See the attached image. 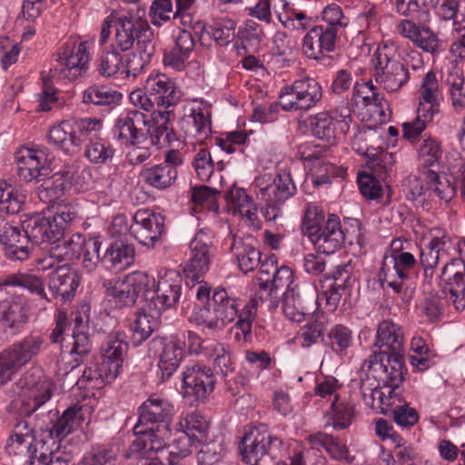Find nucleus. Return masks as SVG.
<instances>
[{
    "mask_svg": "<svg viewBox=\"0 0 465 465\" xmlns=\"http://www.w3.org/2000/svg\"><path fill=\"white\" fill-rule=\"evenodd\" d=\"M146 113L135 107L121 114L114 122V137L131 145L149 140V143L157 148L176 139L170 122L172 111L153 110L150 115Z\"/></svg>",
    "mask_w": 465,
    "mask_h": 465,
    "instance_id": "obj_1",
    "label": "nucleus"
},
{
    "mask_svg": "<svg viewBox=\"0 0 465 465\" xmlns=\"http://www.w3.org/2000/svg\"><path fill=\"white\" fill-rule=\"evenodd\" d=\"M174 415L173 405L158 395H151L138 408V421L134 427L137 438L130 450L146 454L165 449L171 437L170 424Z\"/></svg>",
    "mask_w": 465,
    "mask_h": 465,
    "instance_id": "obj_2",
    "label": "nucleus"
},
{
    "mask_svg": "<svg viewBox=\"0 0 465 465\" xmlns=\"http://www.w3.org/2000/svg\"><path fill=\"white\" fill-rule=\"evenodd\" d=\"M404 355H389L388 351L372 352L361 364L365 378L360 381L362 400L373 403L376 395L382 404V392L378 389L388 388L389 394L394 392L403 381Z\"/></svg>",
    "mask_w": 465,
    "mask_h": 465,
    "instance_id": "obj_3",
    "label": "nucleus"
},
{
    "mask_svg": "<svg viewBox=\"0 0 465 465\" xmlns=\"http://www.w3.org/2000/svg\"><path fill=\"white\" fill-rule=\"evenodd\" d=\"M181 94L179 87L170 76L152 72L145 80L144 88L131 92L129 99L134 107L145 112L153 111V103L163 107V111H170V107L179 103Z\"/></svg>",
    "mask_w": 465,
    "mask_h": 465,
    "instance_id": "obj_4",
    "label": "nucleus"
},
{
    "mask_svg": "<svg viewBox=\"0 0 465 465\" xmlns=\"http://www.w3.org/2000/svg\"><path fill=\"white\" fill-rule=\"evenodd\" d=\"M375 83L388 93H397L405 86L411 72L397 59V46L390 40L382 41L372 57Z\"/></svg>",
    "mask_w": 465,
    "mask_h": 465,
    "instance_id": "obj_5",
    "label": "nucleus"
},
{
    "mask_svg": "<svg viewBox=\"0 0 465 465\" xmlns=\"http://www.w3.org/2000/svg\"><path fill=\"white\" fill-rule=\"evenodd\" d=\"M213 299L223 327L224 328L237 318L233 328L240 332L235 333V340L243 342L250 341L252 324L259 306L258 298H252L242 309L239 308V300L230 297L224 289L214 291Z\"/></svg>",
    "mask_w": 465,
    "mask_h": 465,
    "instance_id": "obj_6",
    "label": "nucleus"
},
{
    "mask_svg": "<svg viewBox=\"0 0 465 465\" xmlns=\"http://www.w3.org/2000/svg\"><path fill=\"white\" fill-rule=\"evenodd\" d=\"M102 126V121L97 118L64 120L50 128L48 140L64 153L74 155L80 152L84 141L97 137Z\"/></svg>",
    "mask_w": 465,
    "mask_h": 465,
    "instance_id": "obj_7",
    "label": "nucleus"
},
{
    "mask_svg": "<svg viewBox=\"0 0 465 465\" xmlns=\"http://www.w3.org/2000/svg\"><path fill=\"white\" fill-rule=\"evenodd\" d=\"M21 390L13 406L20 417L30 418L43 408L52 398L55 384L40 371H25L18 381Z\"/></svg>",
    "mask_w": 465,
    "mask_h": 465,
    "instance_id": "obj_8",
    "label": "nucleus"
},
{
    "mask_svg": "<svg viewBox=\"0 0 465 465\" xmlns=\"http://www.w3.org/2000/svg\"><path fill=\"white\" fill-rule=\"evenodd\" d=\"M44 343L42 336L29 334L3 350L0 352V387L35 359L41 353Z\"/></svg>",
    "mask_w": 465,
    "mask_h": 465,
    "instance_id": "obj_9",
    "label": "nucleus"
},
{
    "mask_svg": "<svg viewBox=\"0 0 465 465\" xmlns=\"http://www.w3.org/2000/svg\"><path fill=\"white\" fill-rule=\"evenodd\" d=\"M44 343L42 336L29 334L3 350L0 352V387L35 359L41 353Z\"/></svg>",
    "mask_w": 465,
    "mask_h": 465,
    "instance_id": "obj_10",
    "label": "nucleus"
},
{
    "mask_svg": "<svg viewBox=\"0 0 465 465\" xmlns=\"http://www.w3.org/2000/svg\"><path fill=\"white\" fill-rule=\"evenodd\" d=\"M404 243L408 244V242L401 239L391 242L392 253L384 256L379 273L381 284L399 294L402 291V282L411 277L418 264L415 255L403 247Z\"/></svg>",
    "mask_w": 465,
    "mask_h": 465,
    "instance_id": "obj_11",
    "label": "nucleus"
},
{
    "mask_svg": "<svg viewBox=\"0 0 465 465\" xmlns=\"http://www.w3.org/2000/svg\"><path fill=\"white\" fill-rule=\"evenodd\" d=\"M153 278L144 272H133L123 279L104 280L103 287L106 297L116 307H131L139 297L145 301L147 288L153 286Z\"/></svg>",
    "mask_w": 465,
    "mask_h": 465,
    "instance_id": "obj_12",
    "label": "nucleus"
},
{
    "mask_svg": "<svg viewBox=\"0 0 465 465\" xmlns=\"http://www.w3.org/2000/svg\"><path fill=\"white\" fill-rule=\"evenodd\" d=\"M76 218V212L70 205H58L53 217L36 215L25 226V232L35 243L56 242L64 235L68 225Z\"/></svg>",
    "mask_w": 465,
    "mask_h": 465,
    "instance_id": "obj_13",
    "label": "nucleus"
},
{
    "mask_svg": "<svg viewBox=\"0 0 465 465\" xmlns=\"http://www.w3.org/2000/svg\"><path fill=\"white\" fill-rule=\"evenodd\" d=\"M322 99V87L314 79L305 77L283 86L279 103L285 112H308Z\"/></svg>",
    "mask_w": 465,
    "mask_h": 465,
    "instance_id": "obj_14",
    "label": "nucleus"
},
{
    "mask_svg": "<svg viewBox=\"0 0 465 465\" xmlns=\"http://www.w3.org/2000/svg\"><path fill=\"white\" fill-rule=\"evenodd\" d=\"M282 440L272 435L266 424L248 426L241 440L240 450L242 460L249 465H261L266 455L273 456L280 449Z\"/></svg>",
    "mask_w": 465,
    "mask_h": 465,
    "instance_id": "obj_15",
    "label": "nucleus"
},
{
    "mask_svg": "<svg viewBox=\"0 0 465 465\" xmlns=\"http://www.w3.org/2000/svg\"><path fill=\"white\" fill-rule=\"evenodd\" d=\"M149 357L158 358V377L162 382L170 379L185 356V341L178 336H155L148 343Z\"/></svg>",
    "mask_w": 465,
    "mask_h": 465,
    "instance_id": "obj_16",
    "label": "nucleus"
},
{
    "mask_svg": "<svg viewBox=\"0 0 465 465\" xmlns=\"http://www.w3.org/2000/svg\"><path fill=\"white\" fill-rule=\"evenodd\" d=\"M144 13V10L137 9L116 18L115 45L122 52L130 50L135 41L136 46L142 43L153 41V33L143 17Z\"/></svg>",
    "mask_w": 465,
    "mask_h": 465,
    "instance_id": "obj_17",
    "label": "nucleus"
},
{
    "mask_svg": "<svg viewBox=\"0 0 465 465\" xmlns=\"http://www.w3.org/2000/svg\"><path fill=\"white\" fill-rule=\"evenodd\" d=\"M91 173L87 170H76L74 166H64L58 173L49 175L38 188L39 198L47 203L60 199L66 191L74 188L75 191L85 190Z\"/></svg>",
    "mask_w": 465,
    "mask_h": 465,
    "instance_id": "obj_18",
    "label": "nucleus"
},
{
    "mask_svg": "<svg viewBox=\"0 0 465 465\" xmlns=\"http://www.w3.org/2000/svg\"><path fill=\"white\" fill-rule=\"evenodd\" d=\"M17 175L25 183H41L51 174L49 149L44 146L22 147L15 153Z\"/></svg>",
    "mask_w": 465,
    "mask_h": 465,
    "instance_id": "obj_19",
    "label": "nucleus"
},
{
    "mask_svg": "<svg viewBox=\"0 0 465 465\" xmlns=\"http://www.w3.org/2000/svg\"><path fill=\"white\" fill-rule=\"evenodd\" d=\"M183 279L175 271H169L153 286L147 288L145 302L150 311L157 314L167 309L175 308L182 296Z\"/></svg>",
    "mask_w": 465,
    "mask_h": 465,
    "instance_id": "obj_20",
    "label": "nucleus"
},
{
    "mask_svg": "<svg viewBox=\"0 0 465 465\" xmlns=\"http://www.w3.org/2000/svg\"><path fill=\"white\" fill-rule=\"evenodd\" d=\"M40 413H36V428L41 436L45 437L53 446L58 447L62 440L74 431L83 419L82 407L77 405L69 407L59 417L56 412L49 411L46 419L40 420Z\"/></svg>",
    "mask_w": 465,
    "mask_h": 465,
    "instance_id": "obj_21",
    "label": "nucleus"
},
{
    "mask_svg": "<svg viewBox=\"0 0 465 465\" xmlns=\"http://www.w3.org/2000/svg\"><path fill=\"white\" fill-rule=\"evenodd\" d=\"M56 55L55 62L63 78L74 80L89 69L91 55L86 41L71 38L60 47Z\"/></svg>",
    "mask_w": 465,
    "mask_h": 465,
    "instance_id": "obj_22",
    "label": "nucleus"
},
{
    "mask_svg": "<svg viewBox=\"0 0 465 465\" xmlns=\"http://www.w3.org/2000/svg\"><path fill=\"white\" fill-rule=\"evenodd\" d=\"M459 252L460 259H452L443 266L440 280L447 301L461 312L465 310V241L460 242Z\"/></svg>",
    "mask_w": 465,
    "mask_h": 465,
    "instance_id": "obj_23",
    "label": "nucleus"
},
{
    "mask_svg": "<svg viewBox=\"0 0 465 465\" xmlns=\"http://www.w3.org/2000/svg\"><path fill=\"white\" fill-rule=\"evenodd\" d=\"M191 256L184 265L187 279L200 280L210 269L215 249L210 230H199L190 242Z\"/></svg>",
    "mask_w": 465,
    "mask_h": 465,
    "instance_id": "obj_24",
    "label": "nucleus"
},
{
    "mask_svg": "<svg viewBox=\"0 0 465 465\" xmlns=\"http://www.w3.org/2000/svg\"><path fill=\"white\" fill-rule=\"evenodd\" d=\"M164 216L148 208L139 209L133 216L131 235L142 245L153 248L164 232Z\"/></svg>",
    "mask_w": 465,
    "mask_h": 465,
    "instance_id": "obj_25",
    "label": "nucleus"
},
{
    "mask_svg": "<svg viewBox=\"0 0 465 465\" xmlns=\"http://www.w3.org/2000/svg\"><path fill=\"white\" fill-rule=\"evenodd\" d=\"M183 396L203 401L213 392L216 379L213 370L206 365L194 363L187 366L183 373Z\"/></svg>",
    "mask_w": 465,
    "mask_h": 465,
    "instance_id": "obj_26",
    "label": "nucleus"
},
{
    "mask_svg": "<svg viewBox=\"0 0 465 465\" xmlns=\"http://www.w3.org/2000/svg\"><path fill=\"white\" fill-rule=\"evenodd\" d=\"M211 118V105L203 101H193L182 118L181 127L186 136L203 143L212 132Z\"/></svg>",
    "mask_w": 465,
    "mask_h": 465,
    "instance_id": "obj_27",
    "label": "nucleus"
},
{
    "mask_svg": "<svg viewBox=\"0 0 465 465\" xmlns=\"http://www.w3.org/2000/svg\"><path fill=\"white\" fill-rule=\"evenodd\" d=\"M282 307L284 315L291 321L302 322L306 315L313 314L316 298L312 289L306 290L300 286L282 292Z\"/></svg>",
    "mask_w": 465,
    "mask_h": 465,
    "instance_id": "obj_28",
    "label": "nucleus"
},
{
    "mask_svg": "<svg viewBox=\"0 0 465 465\" xmlns=\"http://www.w3.org/2000/svg\"><path fill=\"white\" fill-rule=\"evenodd\" d=\"M40 432L36 423L32 426L25 417H16L13 420V428L5 442V451L10 456L23 458L29 453L28 450L38 438Z\"/></svg>",
    "mask_w": 465,
    "mask_h": 465,
    "instance_id": "obj_29",
    "label": "nucleus"
},
{
    "mask_svg": "<svg viewBox=\"0 0 465 465\" xmlns=\"http://www.w3.org/2000/svg\"><path fill=\"white\" fill-rule=\"evenodd\" d=\"M314 248L322 253L332 254L339 251L345 242L340 218L335 214H330L321 231L309 238Z\"/></svg>",
    "mask_w": 465,
    "mask_h": 465,
    "instance_id": "obj_30",
    "label": "nucleus"
},
{
    "mask_svg": "<svg viewBox=\"0 0 465 465\" xmlns=\"http://www.w3.org/2000/svg\"><path fill=\"white\" fill-rule=\"evenodd\" d=\"M338 34L322 25L311 28L302 39V52L310 59L319 60L334 51Z\"/></svg>",
    "mask_w": 465,
    "mask_h": 465,
    "instance_id": "obj_31",
    "label": "nucleus"
},
{
    "mask_svg": "<svg viewBox=\"0 0 465 465\" xmlns=\"http://www.w3.org/2000/svg\"><path fill=\"white\" fill-rule=\"evenodd\" d=\"M129 344L123 331L106 336L101 347L102 362L111 374H119L123 362L127 356Z\"/></svg>",
    "mask_w": 465,
    "mask_h": 465,
    "instance_id": "obj_32",
    "label": "nucleus"
},
{
    "mask_svg": "<svg viewBox=\"0 0 465 465\" xmlns=\"http://www.w3.org/2000/svg\"><path fill=\"white\" fill-rule=\"evenodd\" d=\"M397 30L403 37L411 40L417 47L430 54H436L440 48V41L429 27L420 25L412 20H401Z\"/></svg>",
    "mask_w": 465,
    "mask_h": 465,
    "instance_id": "obj_33",
    "label": "nucleus"
},
{
    "mask_svg": "<svg viewBox=\"0 0 465 465\" xmlns=\"http://www.w3.org/2000/svg\"><path fill=\"white\" fill-rule=\"evenodd\" d=\"M300 286L294 281L292 270L288 266L282 265L262 288L263 300L269 302L268 308L270 310H274L279 306L283 292H289L291 289H297Z\"/></svg>",
    "mask_w": 465,
    "mask_h": 465,
    "instance_id": "obj_34",
    "label": "nucleus"
},
{
    "mask_svg": "<svg viewBox=\"0 0 465 465\" xmlns=\"http://www.w3.org/2000/svg\"><path fill=\"white\" fill-rule=\"evenodd\" d=\"M404 333L402 328L391 320L378 324L374 345L389 355H404Z\"/></svg>",
    "mask_w": 465,
    "mask_h": 465,
    "instance_id": "obj_35",
    "label": "nucleus"
},
{
    "mask_svg": "<svg viewBox=\"0 0 465 465\" xmlns=\"http://www.w3.org/2000/svg\"><path fill=\"white\" fill-rule=\"evenodd\" d=\"M229 212L232 215H241L253 227H260L256 204L243 188L232 186L225 194Z\"/></svg>",
    "mask_w": 465,
    "mask_h": 465,
    "instance_id": "obj_36",
    "label": "nucleus"
},
{
    "mask_svg": "<svg viewBox=\"0 0 465 465\" xmlns=\"http://www.w3.org/2000/svg\"><path fill=\"white\" fill-rule=\"evenodd\" d=\"M79 285V277L74 269L64 263L52 272L49 288L56 298L65 302L74 295Z\"/></svg>",
    "mask_w": 465,
    "mask_h": 465,
    "instance_id": "obj_37",
    "label": "nucleus"
},
{
    "mask_svg": "<svg viewBox=\"0 0 465 465\" xmlns=\"http://www.w3.org/2000/svg\"><path fill=\"white\" fill-rule=\"evenodd\" d=\"M53 443L45 437L38 436L22 459L27 465H68L67 460L59 452L54 451Z\"/></svg>",
    "mask_w": 465,
    "mask_h": 465,
    "instance_id": "obj_38",
    "label": "nucleus"
},
{
    "mask_svg": "<svg viewBox=\"0 0 465 465\" xmlns=\"http://www.w3.org/2000/svg\"><path fill=\"white\" fill-rule=\"evenodd\" d=\"M77 376L78 373H73L67 379H70V383H74L79 388L100 389L104 384L112 382L118 375L109 373L107 368H104L101 362L100 364L91 363L83 371L81 377ZM64 379L66 380V378Z\"/></svg>",
    "mask_w": 465,
    "mask_h": 465,
    "instance_id": "obj_39",
    "label": "nucleus"
},
{
    "mask_svg": "<svg viewBox=\"0 0 465 465\" xmlns=\"http://www.w3.org/2000/svg\"><path fill=\"white\" fill-rule=\"evenodd\" d=\"M329 321L322 312H313L311 319L301 327L297 333V339L302 348H310L312 345L326 339L324 336L327 331Z\"/></svg>",
    "mask_w": 465,
    "mask_h": 465,
    "instance_id": "obj_40",
    "label": "nucleus"
},
{
    "mask_svg": "<svg viewBox=\"0 0 465 465\" xmlns=\"http://www.w3.org/2000/svg\"><path fill=\"white\" fill-rule=\"evenodd\" d=\"M134 255V249L124 240L117 239L107 247L101 262L108 270L120 272L131 263Z\"/></svg>",
    "mask_w": 465,
    "mask_h": 465,
    "instance_id": "obj_41",
    "label": "nucleus"
},
{
    "mask_svg": "<svg viewBox=\"0 0 465 465\" xmlns=\"http://www.w3.org/2000/svg\"><path fill=\"white\" fill-rule=\"evenodd\" d=\"M429 244L420 250V263L422 268L435 269L443 253L450 243V237L440 229H433Z\"/></svg>",
    "mask_w": 465,
    "mask_h": 465,
    "instance_id": "obj_42",
    "label": "nucleus"
},
{
    "mask_svg": "<svg viewBox=\"0 0 465 465\" xmlns=\"http://www.w3.org/2000/svg\"><path fill=\"white\" fill-rule=\"evenodd\" d=\"M74 344L70 353L75 358L72 361L61 363L58 367L57 377L67 378L72 375L83 361V358L91 351V340L88 331H73Z\"/></svg>",
    "mask_w": 465,
    "mask_h": 465,
    "instance_id": "obj_43",
    "label": "nucleus"
},
{
    "mask_svg": "<svg viewBox=\"0 0 465 465\" xmlns=\"http://www.w3.org/2000/svg\"><path fill=\"white\" fill-rule=\"evenodd\" d=\"M230 251L243 273L253 271L261 262V252L241 238L232 236Z\"/></svg>",
    "mask_w": 465,
    "mask_h": 465,
    "instance_id": "obj_44",
    "label": "nucleus"
},
{
    "mask_svg": "<svg viewBox=\"0 0 465 465\" xmlns=\"http://www.w3.org/2000/svg\"><path fill=\"white\" fill-rule=\"evenodd\" d=\"M140 176L148 186L157 190H166L175 183L178 171L168 167L167 164L158 163L142 170Z\"/></svg>",
    "mask_w": 465,
    "mask_h": 465,
    "instance_id": "obj_45",
    "label": "nucleus"
},
{
    "mask_svg": "<svg viewBox=\"0 0 465 465\" xmlns=\"http://www.w3.org/2000/svg\"><path fill=\"white\" fill-rule=\"evenodd\" d=\"M22 305L14 303L0 315V345L15 335L26 322Z\"/></svg>",
    "mask_w": 465,
    "mask_h": 465,
    "instance_id": "obj_46",
    "label": "nucleus"
},
{
    "mask_svg": "<svg viewBox=\"0 0 465 465\" xmlns=\"http://www.w3.org/2000/svg\"><path fill=\"white\" fill-rule=\"evenodd\" d=\"M154 53L155 44L153 41L137 45L134 51L128 54L126 61L124 63L123 74L128 77H136L151 62Z\"/></svg>",
    "mask_w": 465,
    "mask_h": 465,
    "instance_id": "obj_47",
    "label": "nucleus"
},
{
    "mask_svg": "<svg viewBox=\"0 0 465 465\" xmlns=\"http://www.w3.org/2000/svg\"><path fill=\"white\" fill-rule=\"evenodd\" d=\"M26 238L32 240L26 232L23 236L17 227L9 224L0 238V242L5 246V255L12 260H26L29 256V249L23 244L26 242Z\"/></svg>",
    "mask_w": 465,
    "mask_h": 465,
    "instance_id": "obj_48",
    "label": "nucleus"
},
{
    "mask_svg": "<svg viewBox=\"0 0 465 465\" xmlns=\"http://www.w3.org/2000/svg\"><path fill=\"white\" fill-rule=\"evenodd\" d=\"M353 345V332L346 325H333L326 333L324 346L338 356H345Z\"/></svg>",
    "mask_w": 465,
    "mask_h": 465,
    "instance_id": "obj_49",
    "label": "nucleus"
},
{
    "mask_svg": "<svg viewBox=\"0 0 465 465\" xmlns=\"http://www.w3.org/2000/svg\"><path fill=\"white\" fill-rule=\"evenodd\" d=\"M307 440L314 449L323 448L325 451L334 460H342L348 457L349 450L339 438L325 432L310 434Z\"/></svg>",
    "mask_w": 465,
    "mask_h": 465,
    "instance_id": "obj_50",
    "label": "nucleus"
},
{
    "mask_svg": "<svg viewBox=\"0 0 465 465\" xmlns=\"http://www.w3.org/2000/svg\"><path fill=\"white\" fill-rule=\"evenodd\" d=\"M381 135L377 129L364 126L354 134L351 146L358 154L368 157L381 148Z\"/></svg>",
    "mask_w": 465,
    "mask_h": 465,
    "instance_id": "obj_51",
    "label": "nucleus"
},
{
    "mask_svg": "<svg viewBox=\"0 0 465 465\" xmlns=\"http://www.w3.org/2000/svg\"><path fill=\"white\" fill-rule=\"evenodd\" d=\"M95 66L98 74L104 77H112L117 74H123L124 57L114 46L102 51L96 61Z\"/></svg>",
    "mask_w": 465,
    "mask_h": 465,
    "instance_id": "obj_52",
    "label": "nucleus"
},
{
    "mask_svg": "<svg viewBox=\"0 0 465 465\" xmlns=\"http://www.w3.org/2000/svg\"><path fill=\"white\" fill-rule=\"evenodd\" d=\"M354 414L355 410L352 404L331 401V407L326 412V425L331 426L334 430H344L351 425Z\"/></svg>",
    "mask_w": 465,
    "mask_h": 465,
    "instance_id": "obj_53",
    "label": "nucleus"
},
{
    "mask_svg": "<svg viewBox=\"0 0 465 465\" xmlns=\"http://www.w3.org/2000/svg\"><path fill=\"white\" fill-rule=\"evenodd\" d=\"M115 150L105 139L90 138L84 146V156L94 164H104L112 160Z\"/></svg>",
    "mask_w": 465,
    "mask_h": 465,
    "instance_id": "obj_54",
    "label": "nucleus"
},
{
    "mask_svg": "<svg viewBox=\"0 0 465 465\" xmlns=\"http://www.w3.org/2000/svg\"><path fill=\"white\" fill-rule=\"evenodd\" d=\"M192 318L197 325L209 330L221 331L223 329L213 298L205 304H195Z\"/></svg>",
    "mask_w": 465,
    "mask_h": 465,
    "instance_id": "obj_55",
    "label": "nucleus"
},
{
    "mask_svg": "<svg viewBox=\"0 0 465 465\" xmlns=\"http://www.w3.org/2000/svg\"><path fill=\"white\" fill-rule=\"evenodd\" d=\"M123 94L107 86H90L83 94L84 104L95 105H115L120 103Z\"/></svg>",
    "mask_w": 465,
    "mask_h": 465,
    "instance_id": "obj_56",
    "label": "nucleus"
},
{
    "mask_svg": "<svg viewBox=\"0 0 465 465\" xmlns=\"http://www.w3.org/2000/svg\"><path fill=\"white\" fill-rule=\"evenodd\" d=\"M84 239L81 233H74L68 239L53 242L55 243L53 246L60 260L68 264L69 262L80 258L83 246H84Z\"/></svg>",
    "mask_w": 465,
    "mask_h": 465,
    "instance_id": "obj_57",
    "label": "nucleus"
},
{
    "mask_svg": "<svg viewBox=\"0 0 465 465\" xmlns=\"http://www.w3.org/2000/svg\"><path fill=\"white\" fill-rule=\"evenodd\" d=\"M337 121L330 112L322 111L310 119V126L315 137L331 143L335 138V125Z\"/></svg>",
    "mask_w": 465,
    "mask_h": 465,
    "instance_id": "obj_58",
    "label": "nucleus"
},
{
    "mask_svg": "<svg viewBox=\"0 0 465 465\" xmlns=\"http://www.w3.org/2000/svg\"><path fill=\"white\" fill-rule=\"evenodd\" d=\"M418 156L422 165L434 166L439 163L442 155V150L439 141L430 135L423 136L418 146Z\"/></svg>",
    "mask_w": 465,
    "mask_h": 465,
    "instance_id": "obj_59",
    "label": "nucleus"
},
{
    "mask_svg": "<svg viewBox=\"0 0 465 465\" xmlns=\"http://www.w3.org/2000/svg\"><path fill=\"white\" fill-rule=\"evenodd\" d=\"M25 201V195L5 182H0V209L7 213L20 212Z\"/></svg>",
    "mask_w": 465,
    "mask_h": 465,
    "instance_id": "obj_60",
    "label": "nucleus"
},
{
    "mask_svg": "<svg viewBox=\"0 0 465 465\" xmlns=\"http://www.w3.org/2000/svg\"><path fill=\"white\" fill-rule=\"evenodd\" d=\"M296 186L290 173H279L273 178L271 200L283 203L296 193Z\"/></svg>",
    "mask_w": 465,
    "mask_h": 465,
    "instance_id": "obj_61",
    "label": "nucleus"
},
{
    "mask_svg": "<svg viewBox=\"0 0 465 465\" xmlns=\"http://www.w3.org/2000/svg\"><path fill=\"white\" fill-rule=\"evenodd\" d=\"M157 328V321L153 315L145 312L138 313L132 327L133 343L140 345L147 340Z\"/></svg>",
    "mask_w": 465,
    "mask_h": 465,
    "instance_id": "obj_62",
    "label": "nucleus"
},
{
    "mask_svg": "<svg viewBox=\"0 0 465 465\" xmlns=\"http://www.w3.org/2000/svg\"><path fill=\"white\" fill-rule=\"evenodd\" d=\"M419 94L420 100L432 105H440L443 96L433 71H429L422 78Z\"/></svg>",
    "mask_w": 465,
    "mask_h": 465,
    "instance_id": "obj_63",
    "label": "nucleus"
},
{
    "mask_svg": "<svg viewBox=\"0 0 465 465\" xmlns=\"http://www.w3.org/2000/svg\"><path fill=\"white\" fill-rule=\"evenodd\" d=\"M368 156L367 165L380 179H385L392 171L394 155L381 148Z\"/></svg>",
    "mask_w": 465,
    "mask_h": 465,
    "instance_id": "obj_64",
    "label": "nucleus"
}]
</instances>
